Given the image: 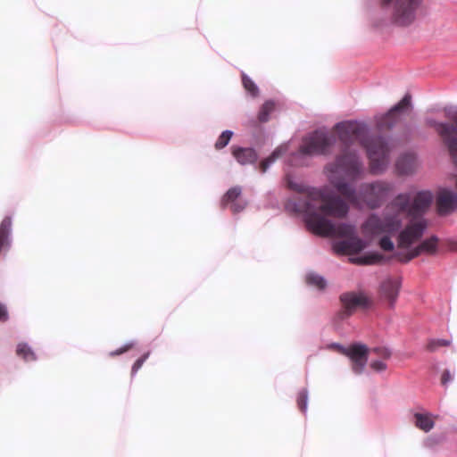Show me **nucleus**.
I'll return each instance as SVG.
<instances>
[{
    "label": "nucleus",
    "mask_w": 457,
    "mask_h": 457,
    "mask_svg": "<svg viewBox=\"0 0 457 457\" xmlns=\"http://www.w3.org/2000/svg\"><path fill=\"white\" fill-rule=\"evenodd\" d=\"M340 142L345 149L337 156L335 162L326 166L330 184L352 204L370 209L378 208L395 188L393 182L377 180L361 185L359 191L345 179L351 181L359 179L364 172L363 163L355 150L348 149L354 140L360 141L366 149L373 173L383 172L388 163L392 150L390 138L384 136L370 135L369 127L361 121L345 120L335 126Z\"/></svg>",
    "instance_id": "1"
},
{
    "label": "nucleus",
    "mask_w": 457,
    "mask_h": 457,
    "mask_svg": "<svg viewBox=\"0 0 457 457\" xmlns=\"http://www.w3.org/2000/svg\"><path fill=\"white\" fill-rule=\"evenodd\" d=\"M287 208L295 213H302L307 228L314 234L337 236L345 239L357 235L354 224H335L325 217L344 218L349 212L347 203L330 190L313 189L309 193V199L290 202Z\"/></svg>",
    "instance_id": "2"
},
{
    "label": "nucleus",
    "mask_w": 457,
    "mask_h": 457,
    "mask_svg": "<svg viewBox=\"0 0 457 457\" xmlns=\"http://www.w3.org/2000/svg\"><path fill=\"white\" fill-rule=\"evenodd\" d=\"M407 194L411 195L410 201H411L412 193ZM432 200L433 195L430 191H420L413 197L412 203L409 202L408 207L400 211L401 213L406 212L411 219L397 236L398 248H408L422 237L428 226L422 216L429 208Z\"/></svg>",
    "instance_id": "3"
},
{
    "label": "nucleus",
    "mask_w": 457,
    "mask_h": 457,
    "mask_svg": "<svg viewBox=\"0 0 457 457\" xmlns=\"http://www.w3.org/2000/svg\"><path fill=\"white\" fill-rule=\"evenodd\" d=\"M410 194H398L384 209L382 216L370 214L362 225L364 232L372 236L395 235L403 229L400 211L408 207Z\"/></svg>",
    "instance_id": "4"
},
{
    "label": "nucleus",
    "mask_w": 457,
    "mask_h": 457,
    "mask_svg": "<svg viewBox=\"0 0 457 457\" xmlns=\"http://www.w3.org/2000/svg\"><path fill=\"white\" fill-rule=\"evenodd\" d=\"M336 141V137L326 129H316L303 137L299 149L288 157L287 164L290 166L306 165L309 157L329 154Z\"/></svg>",
    "instance_id": "5"
},
{
    "label": "nucleus",
    "mask_w": 457,
    "mask_h": 457,
    "mask_svg": "<svg viewBox=\"0 0 457 457\" xmlns=\"http://www.w3.org/2000/svg\"><path fill=\"white\" fill-rule=\"evenodd\" d=\"M444 112L453 123L437 121L431 118L427 119L426 122L440 136L453 162L457 165V106H445Z\"/></svg>",
    "instance_id": "6"
},
{
    "label": "nucleus",
    "mask_w": 457,
    "mask_h": 457,
    "mask_svg": "<svg viewBox=\"0 0 457 457\" xmlns=\"http://www.w3.org/2000/svg\"><path fill=\"white\" fill-rule=\"evenodd\" d=\"M384 9L390 11L393 21L400 26L410 25L422 0H380Z\"/></svg>",
    "instance_id": "7"
},
{
    "label": "nucleus",
    "mask_w": 457,
    "mask_h": 457,
    "mask_svg": "<svg viewBox=\"0 0 457 457\" xmlns=\"http://www.w3.org/2000/svg\"><path fill=\"white\" fill-rule=\"evenodd\" d=\"M411 96L406 94L400 102L391 107L388 112L375 117L378 130H391L401 120V115L411 106Z\"/></svg>",
    "instance_id": "8"
},
{
    "label": "nucleus",
    "mask_w": 457,
    "mask_h": 457,
    "mask_svg": "<svg viewBox=\"0 0 457 457\" xmlns=\"http://www.w3.org/2000/svg\"><path fill=\"white\" fill-rule=\"evenodd\" d=\"M329 348H335L341 353L346 355L352 361V369L353 371L360 375L363 372L367 361H368V347L360 343L353 344L349 347H345L344 345L333 343L328 345Z\"/></svg>",
    "instance_id": "9"
},
{
    "label": "nucleus",
    "mask_w": 457,
    "mask_h": 457,
    "mask_svg": "<svg viewBox=\"0 0 457 457\" xmlns=\"http://www.w3.org/2000/svg\"><path fill=\"white\" fill-rule=\"evenodd\" d=\"M437 237L432 236L429 238L423 240L417 246L412 247L411 245L408 248H401L402 250L406 251V253H396L395 255L400 262H408L424 253L433 254L437 250Z\"/></svg>",
    "instance_id": "10"
},
{
    "label": "nucleus",
    "mask_w": 457,
    "mask_h": 457,
    "mask_svg": "<svg viewBox=\"0 0 457 457\" xmlns=\"http://www.w3.org/2000/svg\"><path fill=\"white\" fill-rule=\"evenodd\" d=\"M340 300L343 305L340 316L343 320L352 315L358 308H368L370 305V300L363 293L347 292L341 295Z\"/></svg>",
    "instance_id": "11"
},
{
    "label": "nucleus",
    "mask_w": 457,
    "mask_h": 457,
    "mask_svg": "<svg viewBox=\"0 0 457 457\" xmlns=\"http://www.w3.org/2000/svg\"><path fill=\"white\" fill-rule=\"evenodd\" d=\"M367 243L365 240L360 238L357 235L350 237L344 240L336 241L333 243L332 248L337 253H358L365 249Z\"/></svg>",
    "instance_id": "12"
},
{
    "label": "nucleus",
    "mask_w": 457,
    "mask_h": 457,
    "mask_svg": "<svg viewBox=\"0 0 457 457\" xmlns=\"http://www.w3.org/2000/svg\"><path fill=\"white\" fill-rule=\"evenodd\" d=\"M402 280L400 278L387 277L380 285V294L386 300L390 308H394L399 295Z\"/></svg>",
    "instance_id": "13"
},
{
    "label": "nucleus",
    "mask_w": 457,
    "mask_h": 457,
    "mask_svg": "<svg viewBox=\"0 0 457 457\" xmlns=\"http://www.w3.org/2000/svg\"><path fill=\"white\" fill-rule=\"evenodd\" d=\"M436 205L442 215L453 212L457 208V194L451 189H440L436 195Z\"/></svg>",
    "instance_id": "14"
},
{
    "label": "nucleus",
    "mask_w": 457,
    "mask_h": 457,
    "mask_svg": "<svg viewBox=\"0 0 457 457\" xmlns=\"http://www.w3.org/2000/svg\"><path fill=\"white\" fill-rule=\"evenodd\" d=\"M242 188L238 186L233 187L227 191L221 200V205L226 207L228 204H230L231 211L234 213H238L242 212L245 206L246 202L241 199H238L241 195Z\"/></svg>",
    "instance_id": "15"
},
{
    "label": "nucleus",
    "mask_w": 457,
    "mask_h": 457,
    "mask_svg": "<svg viewBox=\"0 0 457 457\" xmlns=\"http://www.w3.org/2000/svg\"><path fill=\"white\" fill-rule=\"evenodd\" d=\"M417 167V156L414 153L401 154L395 162V169L400 175H411Z\"/></svg>",
    "instance_id": "16"
},
{
    "label": "nucleus",
    "mask_w": 457,
    "mask_h": 457,
    "mask_svg": "<svg viewBox=\"0 0 457 457\" xmlns=\"http://www.w3.org/2000/svg\"><path fill=\"white\" fill-rule=\"evenodd\" d=\"M232 154L241 165L253 164L258 159V154L253 147L232 146Z\"/></svg>",
    "instance_id": "17"
},
{
    "label": "nucleus",
    "mask_w": 457,
    "mask_h": 457,
    "mask_svg": "<svg viewBox=\"0 0 457 457\" xmlns=\"http://www.w3.org/2000/svg\"><path fill=\"white\" fill-rule=\"evenodd\" d=\"M286 183H287V187L291 190H294L298 193H303V192L306 193V196L304 198H299L297 200H288L285 204V208L287 212H288V210L287 208V205L288 203L305 201V200L309 199V193L312 190L315 189L314 187L307 188L304 184H303L302 182L296 181L291 174H287ZM289 212H291L289 211Z\"/></svg>",
    "instance_id": "18"
},
{
    "label": "nucleus",
    "mask_w": 457,
    "mask_h": 457,
    "mask_svg": "<svg viewBox=\"0 0 457 457\" xmlns=\"http://www.w3.org/2000/svg\"><path fill=\"white\" fill-rule=\"evenodd\" d=\"M289 148L288 143H284L278 145L272 153L271 154L265 158L263 161L260 163V170L262 173H265L270 167L283 154H285Z\"/></svg>",
    "instance_id": "19"
},
{
    "label": "nucleus",
    "mask_w": 457,
    "mask_h": 457,
    "mask_svg": "<svg viewBox=\"0 0 457 457\" xmlns=\"http://www.w3.org/2000/svg\"><path fill=\"white\" fill-rule=\"evenodd\" d=\"M414 419L415 426L424 432H429L435 427L433 415L429 412H415Z\"/></svg>",
    "instance_id": "20"
},
{
    "label": "nucleus",
    "mask_w": 457,
    "mask_h": 457,
    "mask_svg": "<svg viewBox=\"0 0 457 457\" xmlns=\"http://www.w3.org/2000/svg\"><path fill=\"white\" fill-rule=\"evenodd\" d=\"M383 260V256L377 252L369 253L362 256L350 258L353 263L361 265H372L379 263Z\"/></svg>",
    "instance_id": "21"
},
{
    "label": "nucleus",
    "mask_w": 457,
    "mask_h": 457,
    "mask_svg": "<svg viewBox=\"0 0 457 457\" xmlns=\"http://www.w3.org/2000/svg\"><path fill=\"white\" fill-rule=\"evenodd\" d=\"M0 238L6 243V247L9 248L12 243V219L5 217L0 225Z\"/></svg>",
    "instance_id": "22"
},
{
    "label": "nucleus",
    "mask_w": 457,
    "mask_h": 457,
    "mask_svg": "<svg viewBox=\"0 0 457 457\" xmlns=\"http://www.w3.org/2000/svg\"><path fill=\"white\" fill-rule=\"evenodd\" d=\"M17 355L25 361H34L37 360L36 353L27 343H20L16 349Z\"/></svg>",
    "instance_id": "23"
},
{
    "label": "nucleus",
    "mask_w": 457,
    "mask_h": 457,
    "mask_svg": "<svg viewBox=\"0 0 457 457\" xmlns=\"http://www.w3.org/2000/svg\"><path fill=\"white\" fill-rule=\"evenodd\" d=\"M275 109V102L272 100L266 101L261 107L258 119L261 122H267L270 120V113Z\"/></svg>",
    "instance_id": "24"
},
{
    "label": "nucleus",
    "mask_w": 457,
    "mask_h": 457,
    "mask_svg": "<svg viewBox=\"0 0 457 457\" xmlns=\"http://www.w3.org/2000/svg\"><path fill=\"white\" fill-rule=\"evenodd\" d=\"M242 82L245 89L250 96L255 97L259 95V87L245 73L242 74Z\"/></svg>",
    "instance_id": "25"
},
{
    "label": "nucleus",
    "mask_w": 457,
    "mask_h": 457,
    "mask_svg": "<svg viewBox=\"0 0 457 457\" xmlns=\"http://www.w3.org/2000/svg\"><path fill=\"white\" fill-rule=\"evenodd\" d=\"M306 281L309 285L314 286L319 289L325 288L327 285V282L322 276L313 272L307 275Z\"/></svg>",
    "instance_id": "26"
},
{
    "label": "nucleus",
    "mask_w": 457,
    "mask_h": 457,
    "mask_svg": "<svg viewBox=\"0 0 457 457\" xmlns=\"http://www.w3.org/2000/svg\"><path fill=\"white\" fill-rule=\"evenodd\" d=\"M233 135H234V132L232 130H229V129L224 130L218 137V139L215 143V148L222 149L225 146H227Z\"/></svg>",
    "instance_id": "27"
},
{
    "label": "nucleus",
    "mask_w": 457,
    "mask_h": 457,
    "mask_svg": "<svg viewBox=\"0 0 457 457\" xmlns=\"http://www.w3.org/2000/svg\"><path fill=\"white\" fill-rule=\"evenodd\" d=\"M308 390L306 388L302 389L297 396V404L303 413L307 412L308 409Z\"/></svg>",
    "instance_id": "28"
},
{
    "label": "nucleus",
    "mask_w": 457,
    "mask_h": 457,
    "mask_svg": "<svg viewBox=\"0 0 457 457\" xmlns=\"http://www.w3.org/2000/svg\"><path fill=\"white\" fill-rule=\"evenodd\" d=\"M390 236L391 235L387 234L384 235L378 242V245L383 251L392 252L395 250V244L392 241Z\"/></svg>",
    "instance_id": "29"
},
{
    "label": "nucleus",
    "mask_w": 457,
    "mask_h": 457,
    "mask_svg": "<svg viewBox=\"0 0 457 457\" xmlns=\"http://www.w3.org/2000/svg\"><path fill=\"white\" fill-rule=\"evenodd\" d=\"M451 344L447 339H431L428 344V349L431 352L436 351L439 346H447Z\"/></svg>",
    "instance_id": "30"
},
{
    "label": "nucleus",
    "mask_w": 457,
    "mask_h": 457,
    "mask_svg": "<svg viewBox=\"0 0 457 457\" xmlns=\"http://www.w3.org/2000/svg\"><path fill=\"white\" fill-rule=\"evenodd\" d=\"M149 355H150V352H147L146 353H145L143 356H141L135 361V363L132 366V370H131V377L132 378L134 376H136L137 372L140 370V368L142 367L144 362L148 359Z\"/></svg>",
    "instance_id": "31"
},
{
    "label": "nucleus",
    "mask_w": 457,
    "mask_h": 457,
    "mask_svg": "<svg viewBox=\"0 0 457 457\" xmlns=\"http://www.w3.org/2000/svg\"><path fill=\"white\" fill-rule=\"evenodd\" d=\"M371 352L375 353L378 356L384 358V359H388L392 353L390 349H388L386 347H381V346L372 348Z\"/></svg>",
    "instance_id": "32"
},
{
    "label": "nucleus",
    "mask_w": 457,
    "mask_h": 457,
    "mask_svg": "<svg viewBox=\"0 0 457 457\" xmlns=\"http://www.w3.org/2000/svg\"><path fill=\"white\" fill-rule=\"evenodd\" d=\"M440 437L429 436L424 441V446L429 449H433L436 445H437L440 443Z\"/></svg>",
    "instance_id": "33"
},
{
    "label": "nucleus",
    "mask_w": 457,
    "mask_h": 457,
    "mask_svg": "<svg viewBox=\"0 0 457 457\" xmlns=\"http://www.w3.org/2000/svg\"><path fill=\"white\" fill-rule=\"evenodd\" d=\"M370 368L376 371L380 372V371L386 370L387 368V365L382 361L376 360V361H372L370 362Z\"/></svg>",
    "instance_id": "34"
},
{
    "label": "nucleus",
    "mask_w": 457,
    "mask_h": 457,
    "mask_svg": "<svg viewBox=\"0 0 457 457\" xmlns=\"http://www.w3.org/2000/svg\"><path fill=\"white\" fill-rule=\"evenodd\" d=\"M135 345V342L134 341H130V342H128L126 343L122 347L117 349L116 351H112L110 353V355L111 356H114V355H119V354H121L125 352H127L129 349H130L132 346H134Z\"/></svg>",
    "instance_id": "35"
},
{
    "label": "nucleus",
    "mask_w": 457,
    "mask_h": 457,
    "mask_svg": "<svg viewBox=\"0 0 457 457\" xmlns=\"http://www.w3.org/2000/svg\"><path fill=\"white\" fill-rule=\"evenodd\" d=\"M453 377L452 376L451 372L448 370H445L442 375L443 386H447L449 383H451L453 381Z\"/></svg>",
    "instance_id": "36"
},
{
    "label": "nucleus",
    "mask_w": 457,
    "mask_h": 457,
    "mask_svg": "<svg viewBox=\"0 0 457 457\" xmlns=\"http://www.w3.org/2000/svg\"><path fill=\"white\" fill-rule=\"evenodd\" d=\"M9 318L7 308L0 303V321H6Z\"/></svg>",
    "instance_id": "37"
},
{
    "label": "nucleus",
    "mask_w": 457,
    "mask_h": 457,
    "mask_svg": "<svg viewBox=\"0 0 457 457\" xmlns=\"http://www.w3.org/2000/svg\"><path fill=\"white\" fill-rule=\"evenodd\" d=\"M406 129L408 130V132H411V125H406Z\"/></svg>",
    "instance_id": "38"
}]
</instances>
